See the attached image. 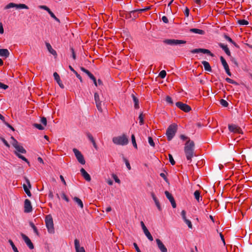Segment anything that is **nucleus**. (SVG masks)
I'll use <instances>...</instances> for the list:
<instances>
[{
    "label": "nucleus",
    "instance_id": "f257e3e1",
    "mask_svg": "<svg viewBox=\"0 0 252 252\" xmlns=\"http://www.w3.org/2000/svg\"><path fill=\"white\" fill-rule=\"evenodd\" d=\"M194 143L193 141L189 139L187 140L185 145L184 152L189 163L191 162L192 158L194 156Z\"/></svg>",
    "mask_w": 252,
    "mask_h": 252
},
{
    "label": "nucleus",
    "instance_id": "f03ea898",
    "mask_svg": "<svg viewBox=\"0 0 252 252\" xmlns=\"http://www.w3.org/2000/svg\"><path fill=\"white\" fill-rule=\"evenodd\" d=\"M112 141L116 145L124 146L128 144V139L125 134H123L121 136L114 137L112 138Z\"/></svg>",
    "mask_w": 252,
    "mask_h": 252
},
{
    "label": "nucleus",
    "instance_id": "7ed1b4c3",
    "mask_svg": "<svg viewBox=\"0 0 252 252\" xmlns=\"http://www.w3.org/2000/svg\"><path fill=\"white\" fill-rule=\"evenodd\" d=\"M177 131V125L173 124L170 125L167 128L166 132V135L168 141H171L175 135Z\"/></svg>",
    "mask_w": 252,
    "mask_h": 252
},
{
    "label": "nucleus",
    "instance_id": "20e7f679",
    "mask_svg": "<svg viewBox=\"0 0 252 252\" xmlns=\"http://www.w3.org/2000/svg\"><path fill=\"white\" fill-rule=\"evenodd\" d=\"M45 224L48 233L54 234L55 233V229L51 215H48L46 216L45 218Z\"/></svg>",
    "mask_w": 252,
    "mask_h": 252
},
{
    "label": "nucleus",
    "instance_id": "39448f33",
    "mask_svg": "<svg viewBox=\"0 0 252 252\" xmlns=\"http://www.w3.org/2000/svg\"><path fill=\"white\" fill-rule=\"evenodd\" d=\"M163 42L166 44L171 46H175L182 44H185L186 41L183 40L174 39H166L163 41Z\"/></svg>",
    "mask_w": 252,
    "mask_h": 252
},
{
    "label": "nucleus",
    "instance_id": "423d86ee",
    "mask_svg": "<svg viewBox=\"0 0 252 252\" xmlns=\"http://www.w3.org/2000/svg\"><path fill=\"white\" fill-rule=\"evenodd\" d=\"M11 139L13 140V142L12 143V145L15 148L17 153H21L22 154H25L26 153V150L24 148V147L20 145L18 141L14 139L13 137H11Z\"/></svg>",
    "mask_w": 252,
    "mask_h": 252
},
{
    "label": "nucleus",
    "instance_id": "0eeeda50",
    "mask_svg": "<svg viewBox=\"0 0 252 252\" xmlns=\"http://www.w3.org/2000/svg\"><path fill=\"white\" fill-rule=\"evenodd\" d=\"M73 152L78 161L81 164H85L86 162L85 160L81 153L76 148L73 149Z\"/></svg>",
    "mask_w": 252,
    "mask_h": 252
},
{
    "label": "nucleus",
    "instance_id": "6e6552de",
    "mask_svg": "<svg viewBox=\"0 0 252 252\" xmlns=\"http://www.w3.org/2000/svg\"><path fill=\"white\" fill-rule=\"evenodd\" d=\"M13 7H16V8L19 9H29L28 6L25 4H15L12 2H10L5 7V9H9Z\"/></svg>",
    "mask_w": 252,
    "mask_h": 252
},
{
    "label": "nucleus",
    "instance_id": "1a4fd4ad",
    "mask_svg": "<svg viewBox=\"0 0 252 252\" xmlns=\"http://www.w3.org/2000/svg\"><path fill=\"white\" fill-rule=\"evenodd\" d=\"M176 106L185 112H189L191 110L189 106L180 101L176 102Z\"/></svg>",
    "mask_w": 252,
    "mask_h": 252
},
{
    "label": "nucleus",
    "instance_id": "9d476101",
    "mask_svg": "<svg viewBox=\"0 0 252 252\" xmlns=\"http://www.w3.org/2000/svg\"><path fill=\"white\" fill-rule=\"evenodd\" d=\"M94 98L95 103L97 109H98V110L99 111L101 112L102 111V107H101L102 102H101V101H100L99 94L97 93H94Z\"/></svg>",
    "mask_w": 252,
    "mask_h": 252
},
{
    "label": "nucleus",
    "instance_id": "9b49d317",
    "mask_svg": "<svg viewBox=\"0 0 252 252\" xmlns=\"http://www.w3.org/2000/svg\"><path fill=\"white\" fill-rule=\"evenodd\" d=\"M140 224H141V227L143 229V231L145 235L146 236V237L148 238V239L150 241H153V238L152 236L151 235V233H150V232L149 231V230H148V229L147 228L144 223L142 221H141L140 222Z\"/></svg>",
    "mask_w": 252,
    "mask_h": 252
},
{
    "label": "nucleus",
    "instance_id": "f8f14e48",
    "mask_svg": "<svg viewBox=\"0 0 252 252\" xmlns=\"http://www.w3.org/2000/svg\"><path fill=\"white\" fill-rule=\"evenodd\" d=\"M21 236L29 249L32 250L34 248V246L30 238L27 236L23 233L21 234Z\"/></svg>",
    "mask_w": 252,
    "mask_h": 252
},
{
    "label": "nucleus",
    "instance_id": "ddd939ff",
    "mask_svg": "<svg viewBox=\"0 0 252 252\" xmlns=\"http://www.w3.org/2000/svg\"><path fill=\"white\" fill-rule=\"evenodd\" d=\"M190 52L193 54L202 53L203 54H207L211 56H213V54L208 49L197 48L192 50Z\"/></svg>",
    "mask_w": 252,
    "mask_h": 252
},
{
    "label": "nucleus",
    "instance_id": "4468645a",
    "mask_svg": "<svg viewBox=\"0 0 252 252\" xmlns=\"http://www.w3.org/2000/svg\"><path fill=\"white\" fill-rule=\"evenodd\" d=\"M32 210V208L30 200L26 199L24 202V212L25 213H30Z\"/></svg>",
    "mask_w": 252,
    "mask_h": 252
},
{
    "label": "nucleus",
    "instance_id": "2eb2a0df",
    "mask_svg": "<svg viewBox=\"0 0 252 252\" xmlns=\"http://www.w3.org/2000/svg\"><path fill=\"white\" fill-rule=\"evenodd\" d=\"M228 129L230 131L233 133H242V130L240 127L235 125H229L228 126Z\"/></svg>",
    "mask_w": 252,
    "mask_h": 252
},
{
    "label": "nucleus",
    "instance_id": "dca6fc26",
    "mask_svg": "<svg viewBox=\"0 0 252 252\" xmlns=\"http://www.w3.org/2000/svg\"><path fill=\"white\" fill-rule=\"evenodd\" d=\"M165 194L166 196V197L169 199V201L170 202L171 205L173 208H175L176 207V204L175 202V201L174 199V197L172 195V194L169 193L168 191H165Z\"/></svg>",
    "mask_w": 252,
    "mask_h": 252
},
{
    "label": "nucleus",
    "instance_id": "f3484780",
    "mask_svg": "<svg viewBox=\"0 0 252 252\" xmlns=\"http://www.w3.org/2000/svg\"><path fill=\"white\" fill-rule=\"evenodd\" d=\"M158 247L161 252H167V249L159 239L156 240Z\"/></svg>",
    "mask_w": 252,
    "mask_h": 252
},
{
    "label": "nucleus",
    "instance_id": "a211bd4d",
    "mask_svg": "<svg viewBox=\"0 0 252 252\" xmlns=\"http://www.w3.org/2000/svg\"><path fill=\"white\" fill-rule=\"evenodd\" d=\"M74 246L76 252H85L84 248L80 247L79 241L76 239L74 240Z\"/></svg>",
    "mask_w": 252,
    "mask_h": 252
},
{
    "label": "nucleus",
    "instance_id": "6ab92c4d",
    "mask_svg": "<svg viewBox=\"0 0 252 252\" xmlns=\"http://www.w3.org/2000/svg\"><path fill=\"white\" fill-rule=\"evenodd\" d=\"M80 172L82 176L87 181L90 182L91 181V178L90 175L86 171L84 168H82L80 170Z\"/></svg>",
    "mask_w": 252,
    "mask_h": 252
},
{
    "label": "nucleus",
    "instance_id": "aec40b11",
    "mask_svg": "<svg viewBox=\"0 0 252 252\" xmlns=\"http://www.w3.org/2000/svg\"><path fill=\"white\" fill-rule=\"evenodd\" d=\"M53 76L54 77L55 80L56 81L57 83L59 84L60 87L63 89L64 88L63 85L62 84L61 80L60 79V76L57 72H54L53 74Z\"/></svg>",
    "mask_w": 252,
    "mask_h": 252
},
{
    "label": "nucleus",
    "instance_id": "412c9836",
    "mask_svg": "<svg viewBox=\"0 0 252 252\" xmlns=\"http://www.w3.org/2000/svg\"><path fill=\"white\" fill-rule=\"evenodd\" d=\"M86 136L89 140L92 143L93 146L95 149H97V146L95 142V140L93 136V135L90 132L86 133Z\"/></svg>",
    "mask_w": 252,
    "mask_h": 252
},
{
    "label": "nucleus",
    "instance_id": "4be33fe9",
    "mask_svg": "<svg viewBox=\"0 0 252 252\" xmlns=\"http://www.w3.org/2000/svg\"><path fill=\"white\" fill-rule=\"evenodd\" d=\"M9 52L6 49H0V56L7 58L9 56Z\"/></svg>",
    "mask_w": 252,
    "mask_h": 252
},
{
    "label": "nucleus",
    "instance_id": "5701e85b",
    "mask_svg": "<svg viewBox=\"0 0 252 252\" xmlns=\"http://www.w3.org/2000/svg\"><path fill=\"white\" fill-rule=\"evenodd\" d=\"M219 46L224 50V51L225 52L227 55H228V56H230L231 55L230 51H229L227 45H224L221 43H219Z\"/></svg>",
    "mask_w": 252,
    "mask_h": 252
},
{
    "label": "nucleus",
    "instance_id": "b1692460",
    "mask_svg": "<svg viewBox=\"0 0 252 252\" xmlns=\"http://www.w3.org/2000/svg\"><path fill=\"white\" fill-rule=\"evenodd\" d=\"M202 63L204 67V69L206 71H209V72H211L212 71L211 67L209 63L208 62L205 61H203L202 62Z\"/></svg>",
    "mask_w": 252,
    "mask_h": 252
},
{
    "label": "nucleus",
    "instance_id": "393cba45",
    "mask_svg": "<svg viewBox=\"0 0 252 252\" xmlns=\"http://www.w3.org/2000/svg\"><path fill=\"white\" fill-rule=\"evenodd\" d=\"M189 32L194 33L203 35L205 33V32L202 30L192 28L189 30Z\"/></svg>",
    "mask_w": 252,
    "mask_h": 252
},
{
    "label": "nucleus",
    "instance_id": "a878e982",
    "mask_svg": "<svg viewBox=\"0 0 252 252\" xmlns=\"http://www.w3.org/2000/svg\"><path fill=\"white\" fill-rule=\"evenodd\" d=\"M46 47L48 50V51L53 55H57L56 51L54 50L51 45L49 43H46Z\"/></svg>",
    "mask_w": 252,
    "mask_h": 252
},
{
    "label": "nucleus",
    "instance_id": "bb28decb",
    "mask_svg": "<svg viewBox=\"0 0 252 252\" xmlns=\"http://www.w3.org/2000/svg\"><path fill=\"white\" fill-rule=\"evenodd\" d=\"M73 199L81 209L83 208L84 205L83 202L80 198L77 197H74Z\"/></svg>",
    "mask_w": 252,
    "mask_h": 252
},
{
    "label": "nucleus",
    "instance_id": "cd10ccee",
    "mask_svg": "<svg viewBox=\"0 0 252 252\" xmlns=\"http://www.w3.org/2000/svg\"><path fill=\"white\" fill-rule=\"evenodd\" d=\"M131 96H132V99H133V101L134 103V108L135 109L139 108V100H138V99L133 94H132Z\"/></svg>",
    "mask_w": 252,
    "mask_h": 252
},
{
    "label": "nucleus",
    "instance_id": "c85d7f7f",
    "mask_svg": "<svg viewBox=\"0 0 252 252\" xmlns=\"http://www.w3.org/2000/svg\"><path fill=\"white\" fill-rule=\"evenodd\" d=\"M194 196L196 200L198 202L200 201V200H202V197L200 196V193L199 190H197L194 191Z\"/></svg>",
    "mask_w": 252,
    "mask_h": 252
},
{
    "label": "nucleus",
    "instance_id": "c756f323",
    "mask_svg": "<svg viewBox=\"0 0 252 252\" xmlns=\"http://www.w3.org/2000/svg\"><path fill=\"white\" fill-rule=\"evenodd\" d=\"M69 68L74 73V74L76 75V77L80 80V82H82V79L81 76L73 69V68L71 65H69Z\"/></svg>",
    "mask_w": 252,
    "mask_h": 252
},
{
    "label": "nucleus",
    "instance_id": "7c9ffc66",
    "mask_svg": "<svg viewBox=\"0 0 252 252\" xmlns=\"http://www.w3.org/2000/svg\"><path fill=\"white\" fill-rule=\"evenodd\" d=\"M15 155L20 158L22 159L23 160L26 161L28 163L29 165H30V163L28 161V160L23 156L20 155L19 153H17V152H15Z\"/></svg>",
    "mask_w": 252,
    "mask_h": 252
},
{
    "label": "nucleus",
    "instance_id": "2f4dec72",
    "mask_svg": "<svg viewBox=\"0 0 252 252\" xmlns=\"http://www.w3.org/2000/svg\"><path fill=\"white\" fill-rule=\"evenodd\" d=\"M220 60L224 69L229 67L227 62L223 57L221 56Z\"/></svg>",
    "mask_w": 252,
    "mask_h": 252
},
{
    "label": "nucleus",
    "instance_id": "473e14b6",
    "mask_svg": "<svg viewBox=\"0 0 252 252\" xmlns=\"http://www.w3.org/2000/svg\"><path fill=\"white\" fill-rule=\"evenodd\" d=\"M30 226L33 229V230L34 232L37 235V236L39 235V232L38 231V230L36 226L34 225L33 222H30Z\"/></svg>",
    "mask_w": 252,
    "mask_h": 252
},
{
    "label": "nucleus",
    "instance_id": "72a5a7b5",
    "mask_svg": "<svg viewBox=\"0 0 252 252\" xmlns=\"http://www.w3.org/2000/svg\"><path fill=\"white\" fill-rule=\"evenodd\" d=\"M238 23L241 26H246L249 24V22L245 19H241L238 21Z\"/></svg>",
    "mask_w": 252,
    "mask_h": 252
},
{
    "label": "nucleus",
    "instance_id": "f704fd0d",
    "mask_svg": "<svg viewBox=\"0 0 252 252\" xmlns=\"http://www.w3.org/2000/svg\"><path fill=\"white\" fill-rule=\"evenodd\" d=\"M224 37L225 39L226 40H227L228 42L233 44L235 46L238 47L237 44L234 41H233L232 40V39L229 36H228V35L225 34V35H224Z\"/></svg>",
    "mask_w": 252,
    "mask_h": 252
},
{
    "label": "nucleus",
    "instance_id": "c9c22d12",
    "mask_svg": "<svg viewBox=\"0 0 252 252\" xmlns=\"http://www.w3.org/2000/svg\"><path fill=\"white\" fill-rule=\"evenodd\" d=\"M23 186V188H24V191H25L26 194L29 197H31V195H32V194H31V192L30 191L29 189L28 188V187L25 184H24Z\"/></svg>",
    "mask_w": 252,
    "mask_h": 252
},
{
    "label": "nucleus",
    "instance_id": "e433bc0d",
    "mask_svg": "<svg viewBox=\"0 0 252 252\" xmlns=\"http://www.w3.org/2000/svg\"><path fill=\"white\" fill-rule=\"evenodd\" d=\"M130 14L132 16V19L134 20L138 17V14L137 13L136 10H132L129 12Z\"/></svg>",
    "mask_w": 252,
    "mask_h": 252
},
{
    "label": "nucleus",
    "instance_id": "4c0bfd02",
    "mask_svg": "<svg viewBox=\"0 0 252 252\" xmlns=\"http://www.w3.org/2000/svg\"><path fill=\"white\" fill-rule=\"evenodd\" d=\"M8 242L12 248V249L14 252H19L17 248L15 247L14 243L11 240H9Z\"/></svg>",
    "mask_w": 252,
    "mask_h": 252
},
{
    "label": "nucleus",
    "instance_id": "58836bf2",
    "mask_svg": "<svg viewBox=\"0 0 252 252\" xmlns=\"http://www.w3.org/2000/svg\"><path fill=\"white\" fill-rule=\"evenodd\" d=\"M89 78L92 79L94 84V85L97 87V81L95 78V77L93 75V74L91 73V74H90V75L89 76Z\"/></svg>",
    "mask_w": 252,
    "mask_h": 252
},
{
    "label": "nucleus",
    "instance_id": "ea45409f",
    "mask_svg": "<svg viewBox=\"0 0 252 252\" xmlns=\"http://www.w3.org/2000/svg\"><path fill=\"white\" fill-rule=\"evenodd\" d=\"M131 141H132V143L133 147L134 148H135L136 149H137V144H136V140H135V138L133 134H132L131 135Z\"/></svg>",
    "mask_w": 252,
    "mask_h": 252
},
{
    "label": "nucleus",
    "instance_id": "a19ab883",
    "mask_svg": "<svg viewBox=\"0 0 252 252\" xmlns=\"http://www.w3.org/2000/svg\"><path fill=\"white\" fill-rule=\"evenodd\" d=\"M139 124L140 125H143L144 124V117L143 114L141 113L139 116Z\"/></svg>",
    "mask_w": 252,
    "mask_h": 252
},
{
    "label": "nucleus",
    "instance_id": "79ce46f5",
    "mask_svg": "<svg viewBox=\"0 0 252 252\" xmlns=\"http://www.w3.org/2000/svg\"><path fill=\"white\" fill-rule=\"evenodd\" d=\"M220 104L224 107H227L228 103L224 99H221L220 100Z\"/></svg>",
    "mask_w": 252,
    "mask_h": 252
},
{
    "label": "nucleus",
    "instance_id": "37998d69",
    "mask_svg": "<svg viewBox=\"0 0 252 252\" xmlns=\"http://www.w3.org/2000/svg\"><path fill=\"white\" fill-rule=\"evenodd\" d=\"M168 157H169V161L170 162V163L172 165H175V160H174L173 159V158L172 156V155H171L170 154H169L168 155Z\"/></svg>",
    "mask_w": 252,
    "mask_h": 252
},
{
    "label": "nucleus",
    "instance_id": "c03bdc74",
    "mask_svg": "<svg viewBox=\"0 0 252 252\" xmlns=\"http://www.w3.org/2000/svg\"><path fill=\"white\" fill-rule=\"evenodd\" d=\"M33 126L34 127L37 128V129H38L39 130H43L44 129V126H43L40 124H34L33 125Z\"/></svg>",
    "mask_w": 252,
    "mask_h": 252
},
{
    "label": "nucleus",
    "instance_id": "a18cd8bd",
    "mask_svg": "<svg viewBox=\"0 0 252 252\" xmlns=\"http://www.w3.org/2000/svg\"><path fill=\"white\" fill-rule=\"evenodd\" d=\"M61 196H62V198L64 199L65 201H66L67 202H68L69 201V198H68V197L65 195V194L64 193V192H62L61 193Z\"/></svg>",
    "mask_w": 252,
    "mask_h": 252
},
{
    "label": "nucleus",
    "instance_id": "49530a36",
    "mask_svg": "<svg viewBox=\"0 0 252 252\" xmlns=\"http://www.w3.org/2000/svg\"><path fill=\"white\" fill-rule=\"evenodd\" d=\"M225 80L227 82H228L229 83H230L232 84H234V85H237V83L236 82H235V81H234L233 80H232L229 78H226L225 79Z\"/></svg>",
    "mask_w": 252,
    "mask_h": 252
},
{
    "label": "nucleus",
    "instance_id": "de8ad7c7",
    "mask_svg": "<svg viewBox=\"0 0 252 252\" xmlns=\"http://www.w3.org/2000/svg\"><path fill=\"white\" fill-rule=\"evenodd\" d=\"M166 72L165 70H161L159 74V76L161 78H164L166 76Z\"/></svg>",
    "mask_w": 252,
    "mask_h": 252
},
{
    "label": "nucleus",
    "instance_id": "09e8293b",
    "mask_svg": "<svg viewBox=\"0 0 252 252\" xmlns=\"http://www.w3.org/2000/svg\"><path fill=\"white\" fill-rule=\"evenodd\" d=\"M124 161H125L126 166L128 170H130L131 169V167L130 165V164L127 159H126L125 158H123Z\"/></svg>",
    "mask_w": 252,
    "mask_h": 252
},
{
    "label": "nucleus",
    "instance_id": "8fccbe9b",
    "mask_svg": "<svg viewBox=\"0 0 252 252\" xmlns=\"http://www.w3.org/2000/svg\"><path fill=\"white\" fill-rule=\"evenodd\" d=\"M166 101L167 103H169L171 105L173 104V102L172 101V98L169 96H167L166 97Z\"/></svg>",
    "mask_w": 252,
    "mask_h": 252
},
{
    "label": "nucleus",
    "instance_id": "3c124183",
    "mask_svg": "<svg viewBox=\"0 0 252 252\" xmlns=\"http://www.w3.org/2000/svg\"><path fill=\"white\" fill-rule=\"evenodd\" d=\"M112 177H113V178L114 179V180H115V181L116 183H119V184L120 183V182H121L120 180L118 178L116 174H113L112 175Z\"/></svg>",
    "mask_w": 252,
    "mask_h": 252
},
{
    "label": "nucleus",
    "instance_id": "603ef678",
    "mask_svg": "<svg viewBox=\"0 0 252 252\" xmlns=\"http://www.w3.org/2000/svg\"><path fill=\"white\" fill-rule=\"evenodd\" d=\"M148 142L151 146L155 147V143L153 140V138L151 137H148Z\"/></svg>",
    "mask_w": 252,
    "mask_h": 252
},
{
    "label": "nucleus",
    "instance_id": "864d4df0",
    "mask_svg": "<svg viewBox=\"0 0 252 252\" xmlns=\"http://www.w3.org/2000/svg\"><path fill=\"white\" fill-rule=\"evenodd\" d=\"M80 69L83 72L86 73L88 76L90 75V74H91V73L88 70L86 69L84 67H81Z\"/></svg>",
    "mask_w": 252,
    "mask_h": 252
},
{
    "label": "nucleus",
    "instance_id": "5fc2aeb1",
    "mask_svg": "<svg viewBox=\"0 0 252 252\" xmlns=\"http://www.w3.org/2000/svg\"><path fill=\"white\" fill-rule=\"evenodd\" d=\"M184 221L188 225V227L189 228H192V225L191 222L189 220H186L185 221Z\"/></svg>",
    "mask_w": 252,
    "mask_h": 252
},
{
    "label": "nucleus",
    "instance_id": "6e6d98bb",
    "mask_svg": "<svg viewBox=\"0 0 252 252\" xmlns=\"http://www.w3.org/2000/svg\"><path fill=\"white\" fill-rule=\"evenodd\" d=\"M49 14H50L51 17L54 18L56 21L60 22L59 19L56 17L55 14L51 11L49 12Z\"/></svg>",
    "mask_w": 252,
    "mask_h": 252
},
{
    "label": "nucleus",
    "instance_id": "4d7b16f0",
    "mask_svg": "<svg viewBox=\"0 0 252 252\" xmlns=\"http://www.w3.org/2000/svg\"><path fill=\"white\" fill-rule=\"evenodd\" d=\"M39 8L40 9L46 10L48 12V13H49L50 11H51L50 9L47 6H46L45 5H40L39 6Z\"/></svg>",
    "mask_w": 252,
    "mask_h": 252
},
{
    "label": "nucleus",
    "instance_id": "13d9d810",
    "mask_svg": "<svg viewBox=\"0 0 252 252\" xmlns=\"http://www.w3.org/2000/svg\"><path fill=\"white\" fill-rule=\"evenodd\" d=\"M181 216H182V219H183V220L184 221H185L186 220H188L187 218H186V211L185 210H182V212H181Z\"/></svg>",
    "mask_w": 252,
    "mask_h": 252
},
{
    "label": "nucleus",
    "instance_id": "bf43d9fd",
    "mask_svg": "<svg viewBox=\"0 0 252 252\" xmlns=\"http://www.w3.org/2000/svg\"><path fill=\"white\" fill-rule=\"evenodd\" d=\"M40 122L44 126H46L47 120H46V118H45V117L41 118Z\"/></svg>",
    "mask_w": 252,
    "mask_h": 252
},
{
    "label": "nucleus",
    "instance_id": "052dcab7",
    "mask_svg": "<svg viewBox=\"0 0 252 252\" xmlns=\"http://www.w3.org/2000/svg\"><path fill=\"white\" fill-rule=\"evenodd\" d=\"M8 88V86L6 85H5L1 82H0V88L2 89L3 90H6Z\"/></svg>",
    "mask_w": 252,
    "mask_h": 252
},
{
    "label": "nucleus",
    "instance_id": "680f3d73",
    "mask_svg": "<svg viewBox=\"0 0 252 252\" xmlns=\"http://www.w3.org/2000/svg\"><path fill=\"white\" fill-rule=\"evenodd\" d=\"M184 14L187 17H189V10L187 7H186L185 8Z\"/></svg>",
    "mask_w": 252,
    "mask_h": 252
},
{
    "label": "nucleus",
    "instance_id": "e2e57ef3",
    "mask_svg": "<svg viewBox=\"0 0 252 252\" xmlns=\"http://www.w3.org/2000/svg\"><path fill=\"white\" fill-rule=\"evenodd\" d=\"M155 203V204H156L157 207L158 208V210L159 211H161V207L160 206V203H159L158 200Z\"/></svg>",
    "mask_w": 252,
    "mask_h": 252
},
{
    "label": "nucleus",
    "instance_id": "0e129e2a",
    "mask_svg": "<svg viewBox=\"0 0 252 252\" xmlns=\"http://www.w3.org/2000/svg\"><path fill=\"white\" fill-rule=\"evenodd\" d=\"M71 51L72 52V57L74 60L76 59V55L73 48H71Z\"/></svg>",
    "mask_w": 252,
    "mask_h": 252
},
{
    "label": "nucleus",
    "instance_id": "69168bd1",
    "mask_svg": "<svg viewBox=\"0 0 252 252\" xmlns=\"http://www.w3.org/2000/svg\"><path fill=\"white\" fill-rule=\"evenodd\" d=\"M162 20L164 23H168V19L167 17L165 16H163L162 17Z\"/></svg>",
    "mask_w": 252,
    "mask_h": 252
},
{
    "label": "nucleus",
    "instance_id": "338daca9",
    "mask_svg": "<svg viewBox=\"0 0 252 252\" xmlns=\"http://www.w3.org/2000/svg\"><path fill=\"white\" fill-rule=\"evenodd\" d=\"M220 236L221 238V241L223 242V245L224 246L225 245V242L224 236L221 232L220 233Z\"/></svg>",
    "mask_w": 252,
    "mask_h": 252
},
{
    "label": "nucleus",
    "instance_id": "774afa93",
    "mask_svg": "<svg viewBox=\"0 0 252 252\" xmlns=\"http://www.w3.org/2000/svg\"><path fill=\"white\" fill-rule=\"evenodd\" d=\"M133 246H134V248L135 249V250L137 252H141V251L140 250V249H139L136 243H134Z\"/></svg>",
    "mask_w": 252,
    "mask_h": 252
}]
</instances>
